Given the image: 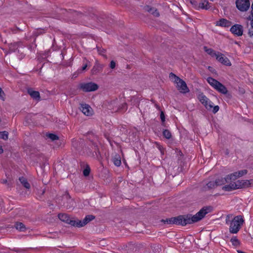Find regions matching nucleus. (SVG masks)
I'll list each match as a JSON object with an SVG mask.
<instances>
[{"label":"nucleus","mask_w":253,"mask_h":253,"mask_svg":"<svg viewBox=\"0 0 253 253\" xmlns=\"http://www.w3.org/2000/svg\"><path fill=\"white\" fill-rule=\"evenodd\" d=\"M90 172V169L88 168L85 169L83 171L84 175L85 176H88Z\"/></svg>","instance_id":"7c9ffc66"},{"label":"nucleus","mask_w":253,"mask_h":253,"mask_svg":"<svg viewBox=\"0 0 253 253\" xmlns=\"http://www.w3.org/2000/svg\"><path fill=\"white\" fill-rule=\"evenodd\" d=\"M114 164L117 167H119L121 164V161L120 157L116 156L113 158V160Z\"/></svg>","instance_id":"5701e85b"},{"label":"nucleus","mask_w":253,"mask_h":253,"mask_svg":"<svg viewBox=\"0 0 253 253\" xmlns=\"http://www.w3.org/2000/svg\"><path fill=\"white\" fill-rule=\"evenodd\" d=\"M190 2L195 9H199V3H198L196 0H192L190 1Z\"/></svg>","instance_id":"c85d7f7f"},{"label":"nucleus","mask_w":253,"mask_h":253,"mask_svg":"<svg viewBox=\"0 0 253 253\" xmlns=\"http://www.w3.org/2000/svg\"><path fill=\"white\" fill-rule=\"evenodd\" d=\"M248 173L246 169H242L227 175L224 178L217 179L215 181L216 185H223L222 190L231 191L238 189L248 188L253 185V179H242L235 181Z\"/></svg>","instance_id":"f257e3e1"},{"label":"nucleus","mask_w":253,"mask_h":253,"mask_svg":"<svg viewBox=\"0 0 253 253\" xmlns=\"http://www.w3.org/2000/svg\"><path fill=\"white\" fill-rule=\"evenodd\" d=\"M3 95H4V92L2 91V89L0 87V99H1L2 100L4 99Z\"/></svg>","instance_id":"72a5a7b5"},{"label":"nucleus","mask_w":253,"mask_h":253,"mask_svg":"<svg viewBox=\"0 0 253 253\" xmlns=\"http://www.w3.org/2000/svg\"><path fill=\"white\" fill-rule=\"evenodd\" d=\"M205 51L209 54H210L212 57H215L214 53H217L216 52L214 51L212 49L208 48L207 49L206 47H205Z\"/></svg>","instance_id":"cd10ccee"},{"label":"nucleus","mask_w":253,"mask_h":253,"mask_svg":"<svg viewBox=\"0 0 253 253\" xmlns=\"http://www.w3.org/2000/svg\"><path fill=\"white\" fill-rule=\"evenodd\" d=\"M94 218V216L93 215H88L86 216L83 221L77 220H76V222H72V223L73 224V226L78 227H83L89 221L92 220Z\"/></svg>","instance_id":"1a4fd4ad"},{"label":"nucleus","mask_w":253,"mask_h":253,"mask_svg":"<svg viewBox=\"0 0 253 253\" xmlns=\"http://www.w3.org/2000/svg\"><path fill=\"white\" fill-rule=\"evenodd\" d=\"M208 83L215 89L222 94H226L227 90L225 86L220 82L212 78L209 77L207 79Z\"/></svg>","instance_id":"423d86ee"},{"label":"nucleus","mask_w":253,"mask_h":253,"mask_svg":"<svg viewBox=\"0 0 253 253\" xmlns=\"http://www.w3.org/2000/svg\"><path fill=\"white\" fill-rule=\"evenodd\" d=\"M28 92L33 99L40 100V96L39 91L33 90L32 89H29Z\"/></svg>","instance_id":"a211bd4d"},{"label":"nucleus","mask_w":253,"mask_h":253,"mask_svg":"<svg viewBox=\"0 0 253 253\" xmlns=\"http://www.w3.org/2000/svg\"><path fill=\"white\" fill-rule=\"evenodd\" d=\"M15 227L20 231H24L26 229L25 225L21 222L16 223L15 224Z\"/></svg>","instance_id":"412c9836"},{"label":"nucleus","mask_w":253,"mask_h":253,"mask_svg":"<svg viewBox=\"0 0 253 253\" xmlns=\"http://www.w3.org/2000/svg\"><path fill=\"white\" fill-rule=\"evenodd\" d=\"M244 219L242 216H235L230 222L229 232L232 234H236L238 232L244 223Z\"/></svg>","instance_id":"39448f33"},{"label":"nucleus","mask_w":253,"mask_h":253,"mask_svg":"<svg viewBox=\"0 0 253 253\" xmlns=\"http://www.w3.org/2000/svg\"><path fill=\"white\" fill-rule=\"evenodd\" d=\"M169 77L176 84V87L180 92L185 93L189 92L186 84L183 80L172 73L169 74Z\"/></svg>","instance_id":"7ed1b4c3"},{"label":"nucleus","mask_w":253,"mask_h":253,"mask_svg":"<svg viewBox=\"0 0 253 253\" xmlns=\"http://www.w3.org/2000/svg\"><path fill=\"white\" fill-rule=\"evenodd\" d=\"M6 180L3 181V183H6Z\"/></svg>","instance_id":"ea45409f"},{"label":"nucleus","mask_w":253,"mask_h":253,"mask_svg":"<svg viewBox=\"0 0 253 253\" xmlns=\"http://www.w3.org/2000/svg\"><path fill=\"white\" fill-rule=\"evenodd\" d=\"M161 153H162V154H164V150L162 149V151H161Z\"/></svg>","instance_id":"58836bf2"},{"label":"nucleus","mask_w":253,"mask_h":253,"mask_svg":"<svg viewBox=\"0 0 253 253\" xmlns=\"http://www.w3.org/2000/svg\"><path fill=\"white\" fill-rule=\"evenodd\" d=\"M207 185L209 187L211 188L214 186V183L212 182H210L207 184Z\"/></svg>","instance_id":"c9c22d12"},{"label":"nucleus","mask_w":253,"mask_h":253,"mask_svg":"<svg viewBox=\"0 0 253 253\" xmlns=\"http://www.w3.org/2000/svg\"><path fill=\"white\" fill-rule=\"evenodd\" d=\"M211 7V3L208 0H201L199 3V9H203L208 10Z\"/></svg>","instance_id":"dca6fc26"},{"label":"nucleus","mask_w":253,"mask_h":253,"mask_svg":"<svg viewBox=\"0 0 253 253\" xmlns=\"http://www.w3.org/2000/svg\"><path fill=\"white\" fill-rule=\"evenodd\" d=\"M214 55L216 59L220 63L227 66H230L231 65L228 58L225 57L223 54L217 52V53H214Z\"/></svg>","instance_id":"9b49d317"},{"label":"nucleus","mask_w":253,"mask_h":253,"mask_svg":"<svg viewBox=\"0 0 253 253\" xmlns=\"http://www.w3.org/2000/svg\"><path fill=\"white\" fill-rule=\"evenodd\" d=\"M158 148L160 150V151H162V150L164 149L161 146H159Z\"/></svg>","instance_id":"4c0bfd02"},{"label":"nucleus","mask_w":253,"mask_h":253,"mask_svg":"<svg viewBox=\"0 0 253 253\" xmlns=\"http://www.w3.org/2000/svg\"><path fill=\"white\" fill-rule=\"evenodd\" d=\"M46 136L53 141L58 139V136L53 133L47 134Z\"/></svg>","instance_id":"bb28decb"},{"label":"nucleus","mask_w":253,"mask_h":253,"mask_svg":"<svg viewBox=\"0 0 253 253\" xmlns=\"http://www.w3.org/2000/svg\"><path fill=\"white\" fill-rule=\"evenodd\" d=\"M216 26L223 27H229L232 25V23L225 19L222 18L218 21L216 22Z\"/></svg>","instance_id":"4468645a"},{"label":"nucleus","mask_w":253,"mask_h":253,"mask_svg":"<svg viewBox=\"0 0 253 253\" xmlns=\"http://www.w3.org/2000/svg\"><path fill=\"white\" fill-rule=\"evenodd\" d=\"M104 67V65L101 64L96 61L91 71L93 74H96V73L102 71Z\"/></svg>","instance_id":"f3484780"},{"label":"nucleus","mask_w":253,"mask_h":253,"mask_svg":"<svg viewBox=\"0 0 253 253\" xmlns=\"http://www.w3.org/2000/svg\"><path fill=\"white\" fill-rule=\"evenodd\" d=\"M163 134L164 137L167 139H169L171 138V133L169 130L165 129L163 132Z\"/></svg>","instance_id":"b1692460"},{"label":"nucleus","mask_w":253,"mask_h":253,"mask_svg":"<svg viewBox=\"0 0 253 253\" xmlns=\"http://www.w3.org/2000/svg\"><path fill=\"white\" fill-rule=\"evenodd\" d=\"M236 5L238 10L245 12L249 9L250 2L249 0H236Z\"/></svg>","instance_id":"6e6552de"},{"label":"nucleus","mask_w":253,"mask_h":253,"mask_svg":"<svg viewBox=\"0 0 253 253\" xmlns=\"http://www.w3.org/2000/svg\"><path fill=\"white\" fill-rule=\"evenodd\" d=\"M87 66V65L86 64H84L82 68L81 69L78 70L79 72H81L82 71H84L86 69V67Z\"/></svg>","instance_id":"f704fd0d"},{"label":"nucleus","mask_w":253,"mask_h":253,"mask_svg":"<svg viewBox=\"0 0 253 253\" xmlns=\"http://www.w3.org/2000/svg\"><path fill=\"white\" fill-rule=\"evenodd\" d=\"M230 241L232 243V244L235 247H237L240 245V241L236 237L232 238Z\"/></svg>","instance_id":"4be33fe9"},{"label":"nucleus","mask_w":253,"mask_h":253,"mask_svg":"<svg viewBox=\"0 0 253 253\" xmlns=\"http://www.w3.org/2000/svg\"><path fill=\"white\" fill-rule=\"evenodd\" d=\"M230 31L237 36H241L243 33V26L239 24H235L231 27Z\"/></svg>","instance_id":"f8f14e48"},{"label":"nucleus","mask_w":253,"mask_h":253,"mask_svg":"<svg viewBox=\"0 0 253 253\" xmlns=\"http://www.w3.org/2000/svg\"><path fill=\"white\" fill-rule=\"evenodd\" d=\"M81 89L85 92L94 91L98 89V85L92 82L83 83L80 85Z\"/></svg>","instance_id":"0eeeda50"},{"label":"nucleus","mask_w":253,"mask_h":253,"mask_svg":"<svg viewBox=\"0 0 253 253\" xmlns=\"http://www.w3.org/2000/svg\"><path fill=\"white\" fill-rule=\"evenodd\" d=\"M8 132L7 131L0 132V138H2L4 140L8 139Z\"/></svg>","instance_id":"a878e982"},{"label":"nucleus","mask_w":253,"mask_h":253,"mask_svg":"<svg viewBox=\"0 0 253 253\" xmlns=\"http://www.w3.org/2000/svg\"><path fill=\"white\" fill-rule=\"evenodd\" d=\"M58 217L61 221L67 223L72 226H73L72 222H76V220H71L66 214L60 213L58 214Z\"/></svg>","instance_id":"2eb2a0df"},{"label":"nucleus","mask_w":253,"mask_h":253,"mask_svg":"<svg viewBox=\"0 0 253 253\" xmlns=\"http://www.w3.org/2000/svg\"><path fill=\"white\" fill-rule=\"evenodd\" d=\"M119 99H115L108 102L106 104L107 109L111 111L112 112H118Z\"/></svg>","instance_id":"9d476101"},{"label":"nucleus","mask_w":253,"mask_h":253,"mask_svg":"<svg viewBox=\"0 0 253 253\" xmlns=\"http://www.w3.org/2000/svg\"><path fill=\"white\" fill-rule=\"evenodd\" d=\"M98 52L99 54L105 57V58H107L106 56L104 54L105 50L104 49H98Z\"/></svg>","instance_id":"c756f323"},{"label":"nucleus","mask_w":253,"mask_h":253,"mask_svg":"<svg viewBox=\"0 0 253 253\" xmlns=\"http://www.w3.org/2000/svg\"><path fill=\"white\" fill-rule=\"evenodd\" d=\"M116 67V63L114 61L112 60L110 62V67L112 69H113L115 68Z\"/></svg>","instance_id":"473e14b6"},{"label":"nucleus","mask_w":253,"mask_h":253,"mask_svg":"<svg viewBox=\"0 0 253 253\" xmlns=\"http://www.w3.org/2000/svg\"><path fill=\"white\" fill-rule=\"evenodd\" d=\"M18 43H13L10 44L9 45V49L11 51H15L18 48Z\"/></svg>","instance_id":"393cba45"},{"label":"nucleus","mask_w":253,"mask_h":253,"mask_svg":"<svg viewBox=\"0 0 253 253\" xmlns=\"http://www.w3.org/2000/svg\"><path fill=\"white\" fill-rule=\"evenodd\" d=\"M119 110L118 112H124L126 111L127 109V105L125 102L121 103L120 100L119 99Z\"/></svg>","instance_id":"6ab92c4d"},{"label":"nucleus","mask_w":253,"mask_h":253,"mask_svg":"<svg viewBox=\"0 0 253 253\" xmlns=\"http://www.w3.org/2000/svg\"><path fill=\"white\" fill-rule=\"evenodd\" d=\"M80 110L84 115L87 116H91L93 113V111L91 107L86 104H81Z\"/></svg>","instance_id":"ddd939ff"},{"label":"nucleus","mask_w":253,"mask_h":253,"mask_svg":"<svg viewBox=\"0 0 253 253\" xmlns=\"http://www.w3.org/2000/svg\"><path fill=\"white\" fill-rule=\"evenodd\" d=\"M198 99L207 110H212V112L214 114L218 111L219 106L216 105L213 107V103L203 93H200L198 94Z\"/></svg>","instance_id":"20e7f679"},{"label":"nucleus","mask_w":253,"mask_h":253,"mask_svg":"<svg viewBox=\"0 0 253 253\" xmlns=\"http://www.w3.org/2000/svg\"><path fill=\"white\" fill-rule=\"evenodd\" d=\"M3 152V150L2 148V146L0 145V154H2Z\"/></svg>","instance_id":"e433bc0d"},{"label":"nucleus","mask_w":253,"mask_h":253,"mask_svg":"<svg viewBox=\"0 0 253 253\" xmlns=\"http://www.w3.org/2000/svg\"><path fill=\"white\" fill-rule=\"evenodd\" d=\"M160 118L162 122L164 123L165 121V116L163 111L161 112Z\"/></svg>","instance_id":"2f4dec72"},{"label":"nucleus","mask_w":253,"mask_h":253,"mask_svg":"<svg viewBox=\"0 0 253 253\" xmlns=\"http://www.w3.org/2000/svg\"><path fill=\"white\" fill-rule=\"evenodd\" d=\"M19 180L20 181V182L23 184V185L27 189H30V184L28 182L27 179L23 177H21L19 178Z\"/></svg>","instance_id":"aec40b11"},{"label":"nucleus","mask_w":253,"mask_h":253,"mask_svg":"<svg viewBox=\"0 0 253 253\" xmlns=\"http://www.w3.org/2000/svg\"><path fill=\"white\" fill-rule=\"evenodd\" d=\"M211 210V207H204L202 208L195 215L191 214L179 215L176 217H172L162 221L164 223L175 224L183 226L188 224H192L201 220L206 214L210 212Z\"/></svg>","instance_id":"f03ea898"}]
</instances>
